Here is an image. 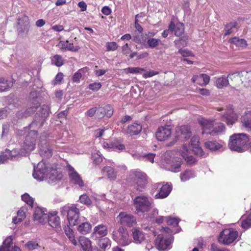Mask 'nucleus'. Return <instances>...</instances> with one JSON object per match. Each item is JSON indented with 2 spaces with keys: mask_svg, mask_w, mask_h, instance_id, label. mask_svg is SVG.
<instances>
[{
  "mask_svg": "<svg viewBox=\"0 0 251 251\" xmlns=\"http://www.w3.org/2000/svg\"><path fill=\"white\" fill-rule=\"evenodd\" d=\"M112 238L122 246H127L131 243L127 229L122 226L113 231Z\"/></svg>",
  "mask_w": 251,
  "mask_h": 251,
  "instance_id": "obj_5",
  "label": "nucleus"
},
{
  "mask_svg": "<svg viewBox=\"0 0 251 251\" xmlns=\"http://www.w3.org/2000/svg\"><path fill=\"white\" fill-rule=\"evenodd\" d=\"M142 129V126L137 123H134L128 126L125 132L129 135H137Z\"/></svg>",
  "mask_w": 251,
  "mask_h": 251,
  "instance_id": "obj_31",
  "label": "nucleus"
},
{
  "mask_svg": "<svg viewBox=\"0 0 251 251\" xmlns=\"http://www.w3.org/2000/svg\"><path fill=\"white\" fill-rule=\"evenodd\" d=\"M189 146L195 154L200 156H205L202 148L200 146L199 137L198 136L195 135L191 138Z\"/></svg>",
  "mask_w": 251,
  "mask_h": 251,
  "instance_id": "obj_17",
  "label": "nucleus"
},
{
  "mask_svg": "<svg viewBox=\"0 0 251 251\" xmlns=\"http://www.w3.org/2000/svg\"><path fill=\"white\" fill-rule=\"evenodd\" d=\"M39 153L43 158H49L52 155V149L49 146L46 136H40L39 143Z\"/></svg>",
  "mask_w": 251,
  "mask_h": 251,
  "instance_id": "obj_10",
  "label": "nucleus"
},
{
  "mask_svg": "<svg viewBox=\"0 0 251 251\" xmlns=\"http://www.w3.org/2000/svg\"><path fill=\"white\" fill-rule=\"evenodd\" d=\"M25 246L29 250H33L37 249L38 247V244L34 241H29L27 242Z\"/></svg>",
  "mask_w": 251,
  "mask_h": 251,
  "instance_id": "obj_52",
  "label": "nucleus"
},
{
  "mask_svg": "<svg viewBox=\"0 0 251 251\" xmlns=\"http://www.w3.org/2000/svg\"><path fill=\"white\" fill-rule=\"evenodd\" d=\"M13 83L5 80L4 78L0 77V92L7 90L12 86Z\"/></svg>",
  "mask_w": 251,
  "mask_h": 251,
  "instance_id": "obj_38",
  "label": "nucleus"
},
{
  "mask_svg": "<svg viewBox=\"0 0 251 251\" xmlns=\"http://www.w3.org/2000/svg\"><path fill=\"white\" fill-rule=\"evenodd\" d=\"M231 44L235 45L236 46L243 48L247 46L246 41L243 39H239L238 38L234 37L230 40Z\"/></svg>",
  "mask_w": 251,
  "mask_h": 251,
  "instance_id": "obj_41",
  "label": "nucleus"
},
{
  "mask_svg": "<svg viewBox=\"0 0 251 251\" xmlns=\"http://www.w3.org/2000/svg\"><path fill=\"white\" fill-rule=\"evenodd\" d=\"M101 87V84L100 82H95L90 84L89 85V88L94 91L99 90Z\"/></svg>",
  "mask_w": 251,
  "mask_h": 251,
  "instance_id": "obj_56",
  "label": "nucleus"
},
{
  "mask_svg": "<svg viewBox=\"0 0 251 251\" xmlns=\"http://www.w3.org/2000/svg\"><path fill=\"white\" fill-rule=\"evenodd\" d=\"M22 199L23 201H24L27 204L30 206L31 207H33L34 203V200L30 196L27 194L25 193V194L22 196Z\"/></svg>",
  "mask_w": 251,
  "mask_h": 251,
  "instance_id": "obj_46",
  "label": "nucleus"
},
{
  "mask_svg": "<svg viewBox=\"0 0 251 251\" xmlns=\"http://www.w3.org/2000/svg\"><path fill=\"white\" fill-rule=\"evenodd\" d=\"M58 47L61 50L72 51H76L79 49L78 46H74L73 44L69 43L68 41H61L58 43Z\"/></svg>",
  "mask_w": 251,
  "mask_h": 251,
  "instance_id": "obj_30",
  "label": "nucleus"
},
{
  "mask_svg": "<svg viewBox=\"0 0 251 251\" xmlns=\"http://www.w3.org/2000/svg\"><path fill=\"white\" fill-rule=\"evenodd\" d=\"M242 219L241 226L242 228L246 229L251 227V214L247 217L244 216Z\"/></svg>",
  "mask_w": 251,
  "mask_h": 251,
  "instance_id": "obj_40",
  "label": "nucleus"
},
{
  "mask_svg": "<svg viewBox=\"0 0 251 251\" xmlns=\"http://www.w3.org/2000/svg\"><path fill=\"white\" fill-rule=\"evenodd\" d=\"M132 156L139 160L148 161L151 163L153 162L155 154L154 153H148V154H140L137 152L132 153Z\"/></svg>",
  "mask_w": 251,
  "mask_h": 251,
  "instance_id": "obj_28",
  "label": "nucleus"
},
{
  "mask_svg": "<svg viewBox=\"0 0 251 251\" xmlns=\"http://www.w3.org/2000/svg\"><path fill=\"white\" fill-rule=\"evenodd\" d=\"M191 136V132L188 126H182L176 128V140H181L183 141Z\"/></svg>",
  "mask_w": 251,
  "mask_h": 251,
  "instance_id": "obj_13",
  "label": "nucleus"
},
{
  "mask_svg": "<svg viewBox=\"0 0 251 251\" xmlns=\"http://www.w3.org/2000/svg\"><path fill=\"white\" fill-rule=\"evenodd\" d=\"M242 126L251 131V111L245 112L241 118Z\"/></svg>",
  "mask_w": 251,
  "mask_h": 251,
  "instance_id": "obj_27",
  "label": "nucleus"
},
{
  "mask_svg": "<svg viewBox=\"0 0 251 251\" xmlns=\"http://www.w3.org/2000/svg\"><path fill=\"white\" fill-rule=\"evenodd\" d=\"M102 172L103 175L107 176L110 180H115L116 179L117 172L113 165L105 166Z\"/></svg>",
  "mask_w": 251,
  "mask_h": 251,
  "instance_id": "obj_26",
  "label": "nucleus"
},
{
  "mask_svg": "<svg viewBox=\"0 0 251 251\" xmlns=\"http://www.w3.org/2000/svg\"><path fill=\"white\" fill-rule=\"evenodd\" d=\"M172 242V238L171 236H167L163 234H159L155 239L156 246L159 250L170 249Z\"/></svg>",
  "mask_w": 251,
  "mask_h": 251,
  "instance_id": "obj_11",
  "label": "nucleus"
},
{
  "mask_svg": "<svg viewBox=\"0 0 251 251\" xmlns=\"http://www.w3.org/2000/svg\"><path fill=\"white\" fill-rule=\"evenodd\" d=\"M225 127L223 123H216L214 122V126L212 130L211 131L210 135L214 136L223 132L225 130Z\"/></svg>",
  "mask_w": 251,
  "mask_h": 251,
  "instance_id": "obj_36",
  "label": "nucleus"
},
{
  "mask_svg": "<svg viewBox=\"0 0 251 251\" xmlns=\"http://www.w3.org/2000/svg\"><path fill=\"white\" fill-rule=\"evenodd\" d=\"M196 176L194 171L191 170H185L180 174V178L182 181L185 182Z\"/></svg>",
  "mask_w": 251,
  "mask_h": 251,
  "instance_id": "obj_34",
  "label": "nucleus"
},
{
  "mask_svg": "<svg viewBox=\"0 0 251 251\" xmlns=\"http://www.w3.org/2000/svg\"><path fill=\"white\" fill-rule=\"evenodd\" d=\"M179 154L184 159L188 164H192L195 162V158L191 155L190 151L188 150L186 145H183L178 150Z\"/></svg>",
  "mask_w": 251,
  "mask_h": 251,
  "instance_id": "obj_19",
  "label": "nucleus"
},
{
  "mask_svg": "<svg viewBox=\"0 0 251 251\" xmlns=\"http://www.w3.org/2000/svg\"><path fill=\"white\" fill-rule=\"evenodd\" d=\"M48 216L47 221L50 226L56 229L60 228V218L56 212L50 214Z\"/></svg>",
  "mask_w": 251,
  "mask_h": 251,
  "instance_id": "obj_22",
  "label": "nucleus"
},
{
  "mask_svg": "<svg viewBox=\"0 0 251 251\" xmlns=\"http://www.w3.org/2000/svg\"><path fill=\"white\" fill-rule=\"evenodd\" d=\"M113 141L105 140L103 141L102 143V147L106 150H112Z\"/></svg>",
  "mask_w": 251,
  "mask_h": 251,
  "instance_id": "obj_58",
  "label": "nucleus"
},
{
  "mask_svg": "<svg viewBox=\"0 0 251 251\" xmlns=\"http://www.w3.org/2000/svg\"><path fill=\"white\" fill-rule=\"evenodd\" d=\"M106 47L108 51H114L118 48V45L115 42H108L106 44Z\"/></svg>",
  "mask_w": 251,
  "mask_h": 251,
  "instance_id": "obj_54",
  "label": "nucleus"
},
{
  "mask_svg": "<svg viewBox=\"0 0 251 251\" xmlns=\"http://www.w3.org/2000/svg\"><path fill=\"white\" fill-rule=\"evenodd\" d=\"M33 176L39 181H42L48 177L49 182L52 183L60 180L63 175L56 169L50 168L48 164L42 160L37 164L36 168L34 167Z\"/></svg>",
  "mask_w": 251,
  "mask_h": 251,
  "instance_id": "obj_1",
  "label": "nucleus"
},
{
  "mask_svg": "<svg viewBox=\"0 0 251 251\" xmlns=\"http://www.w3.org/2000/svg\"><path fill=\"white\" fill-rule=\"evenodd\" d=\"M50 113V108L47 105H42L38 111V115L42 118H47Z\"/></svg>",
  "mask_w": 251,
  "mask_h": 251,
  "instance_id": "obj_43",
  "label": "nucleus"
},
{
  "mask_svg": "<svg viewBox=\"0 0 251 251\" xmlns=\"http://www.w3.org/2000/svg\"><path fill=\"white\" fill-rule=\"evenodd\" d=\"M107 233V227L105 225L103 224L96 226L94 228L93 233L97 234L102 237L106 236Z\"/></svg>",
  "mask_w": 251,
  "mask_h": 251,
  "instance_id": "obj_35",
  "label": "nucleus"
},
{
  "mask_svg": "<svg viewBox=\"0 0 251 251\" xmlns=\"http://www.w3.org/2000/svg\"><path fill=\"white\" fill-rule=\"evenodd\" d=\"M223 144L222 141L218 142L216 141H208L205 143V147L210 151H214L222 149Z\"/></svg>",
  "mask_w": 251,
  "mask_h": 251,
  "instance_id": "obj_29",
  "label": "nucleus"
},
{
  "mask_svg": "<svg viewBox=\"0 0 251 251\" xmlns=\"http://www.w3.org/2000/svg\"><path fill=\"white\" fill-rule=\"evenodd\" d=\"M178 52L181 54L183 56H192V53L187 50H180Z\"/></svg>",
  "mask_w": 251,
  "mask_h": 251,
  "instance_id": "obj_63",
  "label": "nucleus"
},
{
  "mask_svg": "<svg viewBox=\"0 0 251 251\" xmlns=\"http://www.w3.org/2000/svg\"><path fill=\"white\" fill-rule=\"evenodd\" d=\"M249 141V138L245 133L234 134L230 137L228 147L232 151L243 152L247 149L246 145Z\"/></svg>",
  "mask_w": 251,
  "mask_h": 251,
  "instance_id": "obj_3",
  "label": "nucleus"
},
{
  "mask_svg": "<svg viewBox=\"0 0 251 251\" xmlns=\"http://www.w3.org/2000/svg\"><path fill=\"white\" fill-rule=\"evenodd\" d=\"M104 107V110H105L106 116L110 118L112 116L113 114V108L110 105H106Z\"/></svg>",
  "mask_w": 251,
  "mask_h": 251,
  "instance_id": "obj_55",
  "label": "nucleus"
},
{
  "mask_svg": "<svg viewBox=\"0 0 251 251\" xmlns=\"http://www.w3.org/2000/svg\"><path fill=\"white\" fill-rule=\"evenodd\" d=\"M160 40L158 39L150 38L147 40V44L151 48H155L158 46Z\"/></svg>",
  "mask_w": 251,
  "mask_h": 251,
  "instance_id": "obj_45",
  "label": "nucleus"
},
{
  "mask_svg": "<svg viewBox=\"0 0 251 251\" xmlns=\"http://www.w3.org/2000/svg\"><path fill=\"white\" fill-rule=\"evenodd\" d=\"M80 244L83 251H92L91 242L85 237H81L79 239Z\"/></svg>",
  "mask_w": 251,
  "mask_h": 251,
  "instance_id": "obj_32",
  "label": "nucleus"
},
{
  "mask_svg": "<svg viewBox=\"0 0 251 251\" xmlns=\"http://www.w3.org/2000/svg\"><path fill=\"white\" fill-rule=\"evenodd\" d=\"M67 167L71 181L74 184H77L79 186H83L84 183L81 177L74 168L70 165H68Z\"/></svg>",
  "mask_w": 251,
  "mask_h": 251,
  "instance_id": "obj_18",
  "label": "nucleus"
},
{
  "mask_svg": "<svg viewBox=\"0 0 251 251\" xmlns=\"http://www.w3.org/2000/svg\"><path fill=\"white\" fill-rule=\"evenodd\" d=\"M105 130V128H99L95 130L94 133V137H95L96 138L101 137L103 135Z\"/></svg>",
  "mask_w": 251,
  "mask_h": 251,
  "instance_id": "obj_60",
  "label": "nucleus"
},
{
  "mask_svg": "<svg viewBox=\"0 0 251 251\" xmlns=\"http://www.w3.org/2000/svg\"><path fill=\"white\" fill-rule=\"evenodd\" d=\"M238 233L232 228L223 230L220 233L218 240L220 243L229 245L233 243L237 238Z\"/></svg>",
  "mask_w": 251,
  "mask_h": 251,
  "instance_id": "obj_7",
  "label": "nucleus"
},
{
  "mask_svg": "<svg viewBox=\"0 0 251 251\" xmlns=\"http://www.w3.org/2000/svg\"><path fill=\"white\" fill-rule=\"evenodd\" d=\"M12 238L11 237H7L3 242V245L0 247V251H10Z\"/></svg>",
  "mask_w": 251,
  "mask_h": 251,
  "instance_id": "obj_39",
  "label": "nucleus"
},
{
  "mask_svg": "<svg viewBox=\"0 0 251 251\" xmlns=\"http://www.w3.org/2000/svg\"><path fill=\"white\" fill-rule=\"evenodd\" d=\"M222 120L227 125H233L237 120L238 116L235 113L231 107L227 108L224 114L222 115Z\"/></svg>",
  "mask_w": 251,
  "mask_h": 251,
  "instance_id": "obj_16",
  "label": "nucleus"
},
{
  "mask_svg": "<svg viewBox=\"0 0 251 251\" xmlns=\"http://www.w3.org/2000/svg\"><path fill=\"white\" fill-rule=\"evenodd\" d=\"M214 120L201 118L199 120V123L201 126L202 134H208L210 135L214 126Z\"/></svg>",
  "mask_w": 251,
  "mask_h": 251,
  "instance_id": "obj_21",
  "label": "nucleus"
},
{
  "mask_svg": "<svg viewBox=\"0 0 251 251\" xmlns=\"http://www.w3.org/2000/svg\"><path fill=\"white\" fill-rule=\"evenodd\" d=\"M81 70H79L74 75L72 80L74 82H78L82 77V74L81 73Z\"/></svg>",
  "mask_w": 251,
  "mask_h": 251,
  "instance_id": "obj_57",
  "label": "nucleus"
},
{
  "mask_svg": "<svg viewBox=\"0 0 251 251\" xmlns=\"http://www.w3.org/2000/svg\"><path fill=\"white\" fill-rule=\"evenodd\" d=\"M169 30L172 32L174 31L176 36H180L184 32V25L180 23H177L175 25L173 22H171L169 26Z\"/></svg>",
  "mask_w": 251,
  "mask_h": 251,
  "instance_id": "obj_25",
  "label": "nucleus"
},
{
  "mask_svg": "<svg viewBox=\"0 0 251 251\" xmlns=\"http://www.w3.org/2000/svg\"><path fill=\"white\" fill-rule=\"evenodd\" d=\"M99 246L103 250L109 249L111 247V241L108 238L101 239L99 241Z\"/></svg>",
  "mask_w": 251,
  "mask_h": 251,
  "instance_id": "obj_37",
  "label": "nucleus"
},
{
  "mask_svg": "<svg viewBox=\"0 0 251 251\" xmlns=\"http://www.w3.org/2000/svg\"><path fill=\"white\" fill-rule=\"evenodd\" d=\"M104 107H100L98 108L97 114L99 117H103L106 116Z\"/></svg>",
  "mask_w": 251,
  "mask_h": 251,
  "instance_id": "obj_64",
  "label": "nucleus"
},
{
  "mask_svg": "<svg viewBox=\"0 0 251 251\" xmlns=\"http://www.w3.org/2000/svg\"><path fill=\"white\" fill-rule=\"evenodd\" d=\"M79 225L77 227L78 231L83 234H86L90 232L92 226L88 222H83L79 224Z\"/></svg>",
  "mask_w": 251,
  "mask_h": 251,
  "instance_id": "obj_33",
  "label": "nucleus"
},
{
  "mask_svg": "<svg viewBox=\"0 0 251 251\" xmlns=\"http://www.w3.org/2000/svg\"><path fill=\"white\" fill-rule=\"evenodd\" d=\"M61 213L62 215L67 214V219L69 226H74L80 223L79 210L76 205H66L61 208Z\"/></svg>",
  "mask_w": 251,
  "mask_h": 251,
  "instance_id": "obj_4",
  "label": "nucleus"
},
{
  "mask_svg": "<svg viewBox=\"0 0 251 251\" xmlns=\"http://www.w3.org/2000/svg\"><path fill=\"white\" fill-rule=\"evenodd\" d=\"M134 205L137 213L143 215L147 214L154 205L151 199L144 195L136 197L134 199Z\"/></svg>",
  "mask_w": 251,
  "mask_h": 251,
  "instance_id": "obj_2",
  "label": "nucleus"
},
{
  "mask_svg": "<svg viewBox=\"0 0 251 251\" xmlns=\"http://www.w3.org/2000/svg\"><path fill=\"white\" fill-rule=\"evenodd\" d=\"M199 79L202 80L203 85L207 84L209 81V76L206 74H201L199 75Z\"/></svg>",
  "mask_w": 251,
  "mask_h": 251,
  "instance_id": "obj_59",
  "label": "nucleus"
},
{
  "mask_svg": "<svg viewBox=\"0 0 251 251\" xmlns=\"http://www.w3.org/2000/svg\"><path fill=\"white\" fill-rule=\"evenodd\" d=\"M48 216V211L46 208L38 207L35 209L34 212V220L43 225L47 221Z\"/></svg>",
  "mask_w": 251,
  "mask_h": 251,
  "instance_id": "obj_15",
  "label": "nucleus"
},
{
  "mask_svg": "<svg viewBox=\"0 0 251 251\" xmlns=\"http://www.w3.org/2000/svg\"><path fill=\"white\" fill-rule=\"evenodd\" d=\"M166 218L167 219V223L168 225L175 226H177L178 224L179 220L177 218L171 217Z\"/></svg>",
  "mask_w": 251,
  "mask_h": 251,
  "instance_id": "obj_53",
  "label": "nucleus"
},
{
  "mask_svg": "<svg viewBox=\"0 0 251 251\" xmlns=\"http://www.w3.org/2000/svg\"><path fill=\"white\" fill-rule=\"evenodd\" d=\"M164 161L170 171L175 173L180 171L182 163L181 158L178 157H173L169 155V153H167Z\"/></svg>",
  "mask_w": 251,
  "mask_h": 251,
  "instance_id": "obj_9",
  "label": "nucleus"
},
{
  "mask_svg": "<svg viewBox=\"0 0 251 251\" xmlns=\"http://www.w3.org/2000/svg\"><path fill=\"white\" fill-rule=\"evenodd\" d=\"M131 231L134 243L141 244L145 240V236L141 230L139 228H133Z\"/></svg>",
  "mask_w": 251,
  "mask_h": 251,
  "instance_id": "obj_24",
  "label": "nucleus"
},
{
  "mask_svg": "<svg viewBox=\"0 0 251 251\" xmlns=\"http://www.w3.org/2000/svg\"><path fill=\"white\" fill-rule=\"evenodd\" d=\"M63 78V74L62 73H58L55 76V79L53 81L54 85L60 83Z\"/></svg>",
  "mask_w": 251,
  "mask_h": 251,
  "instance_id": "obj_61",
  "label": "nucleus"
},
{
  "mask_svg": "<svg viewBox=\"0 0 251 251\" xmlns=\"http://www.w3.org/2000/svg\"><path fill=\"white\" fill-rule=\"evenodd\" d=\"M92 158L93 160L94 163L96 165L100 164L101 161H102V158L101 157V155L99 151H97V152L94 153L92 154Z\"/></svg>",
  "mask_w": 251,
  "mask_h": 251,
  "instance_id": "obj_49",
  "label": "nucleus"
},
{
  "mask_svg": "<svg viewBox=\"0 0 251 251\" xmlns=\"http://www.w3.org/2000/svg\"><path fill=\"white\" fill-rule=\"evenodd\" d=\"M37 137V132L35 130H31L26 136L22 146L23 149L26 153L30 152L35 149Z\"/></svg>",
  "mask_w": 251,
  "mask_h": 251,
  "instance_id": "obj_8",
  "label": "nucleus"
},
{
  "mask_svg": "<svg viewBox=\"0 0 251 251\" xmlns=\"http://www.w3.org/2000/svg\"><path fill=\"white\" fill-rule=\"evenodd\" d=\"M11 151L6 150L5 152L0 155V163H4L5 161L10 158Z\"/></svg>",
  "mask_w": 251,
  "mask_h": 251,
  "instance_id": "obj_51",
  "label": "nucleus"
},
{
  "mask_svg": "<svg viewBox=\"0 0 251 251\" xmlns=\"http://www.w3.org/2000/svg\"><path fill=\"white\" fill-rule=\"evenodd\" d=\"M125 71L128 73L142 74L143 72L145 71V70L139 67H129L126 69Z\"/></svg>",
  "mask_w": 251,
  "mask_h": 251,
  "instance_id": "obj_47",
  "label": "nucleus"
},
{
  "mask_svg": "<svg viewBox=\"0 0 251 251\" xmlns=\"http://www.w3.org/2000/svg\"><path fill=\"white\" fill-rule=\"evenodd\" d=\"M29 23H27L25 24L24 27V29H21L20 28L18 29L19 33L21 34H27L28 32V30H29Z\"/></svg>",
  "mask_w": 251,
  "mask_h": 251,
  "instance_id": "obj_62",
  "label": "nucleus"
},
{
  "mask_svg": "<svg viewBox=\"0 0 251 251\" xmlns=\"http://www.w3.org/2000/svg\"><path fill=\"white\" fill-rule=\"evenodd\" d=\"M131 178L137 190L142 191L147 183V175L139 170H133L131 172Z\"/></svg>",
  "mask_w": 251,
  "mask_h": 251,
  "instance_id": "obj_6",
  "label": "nucleus"
},
{
  "mask_svg": "<svg viewBox=\"0 0 251 251\" xmlns=\"http://www.w3.org/2000/svg\"><path fill=\"white\" fill-rule=\"evenodd\" d=\"M171 135L172 128L169 125L159 127L155 134L157 139L160 141L167 140Z\"/></svg>",
  "mask_w": 251,
  "mask_h": 251,
  "instance_id": "obj_14",
  "label": "nucleus"
},
{
  "mask_svg": "<svg viewBox=\"0 0 251 251\" xmlns=\"http://www.w3.org/2000/svg\"><path fill=\"white\" fill-rule=\"evenodd\" d=\"M172 186L168 183L162 185L158 192L155 195L156 199H164L166 198L172 191Z\"/></svg>",
  "mask_w": 251,
  "mask_h": 251,
  "instance_id": "obj_23",
  "label": "nucleus"
},
{
  "mask_svg": "<svg viewBox=\"0 0 251 251\" xmlns=\"http://www.w3.org/2000/svg\"><path fill=\"white\" fill-rule=\"evenodd\" d=\"M239 75L238 73H235L231 74H229L227 77L222 76L218 77L216 81V84L219 89L223 88L224 87H226L229 84V79L232 80L236 76L238 77Z\"/></svg>",
  "mask_w": 251,
  "mask_h": 251,
  "instance_id": "obj_20",
  "label": "nucleus"
},
{
  "mask_svg": "<svg viewBox=\"0 0 251 251\" xmlns=\"http://www.w3.org/2000/svg\"><path fill=\"white\" fill-rule=\"evenodd\" d=\"M236 23H230L228 24H227L226 25V27L225 28V35L226 36V35H229L231 33H232L233 32L232 29L233 28H235L236 27Z\"/></svg>",
  "mask_w": 251,
  "mask_h": 251,
  "instance_id": "obj_50",
  "label": "nucleus"
},
{
  "mask_svg": "<svg viewBox=\"0 0 251 251\" xmlns=\"http://www.w3.org/2000/svg\"><path fill=\"white\" fill-rule=\"evenodd\" d=\"M51 63L57 67H60L64 64V61L61 56L55 55L51 58Z\"/></svg>",
  "mask_w": 251,
  "mask_h": 251,
  "instance_id": "obj_42",
  "label": "nucleus"
},
{
  "mask_svg": "<svg viewBox=\"0 0 251 251\" xmlns=\"http://www.w3.org/2000/svg\"><path fill=\"white\" fill-rule=\"evenodd\" d=\"M79 201L81 203L90 206L92 204V201L86 194L81 195L79 197Z\"/></svg>",
  "mask_w": 251,
  "mask_h": 251,
  "instance_id": "obj_48",
  "label": "nucleus"
},
{
  "mask_svg": "<svg viewBox=\"0 0 251 251\" xmlns=\"http://www.w3.org/2000/svg\"><path fill=\"white\" fill-rule=\"evenodd\" d=\"M125 149L124 145L117 140L113 141L112 150L115 151H122Z\"/></svg>",
  "mask_w": 251,
  "mask_h": 251,
  "instance_id": "obj_44",
  "label": "nucleus"
},
{
  "mask_svg": "<svg viewBox=\"0 0 251 251\" xmlns=\"http://www.w3.org/2000/svg\"><path fill=\"white\" fill-rule=\"evenodd\" d=\"M119 222L123 226H132L136 224V218L131 214L121 212L117 217Z\"/></svg>",
  "mask_w": 251,
  "mask_h": 251,
  "instance_id": "obj_12",
  "label": "nucleus"
}]
</instances>
